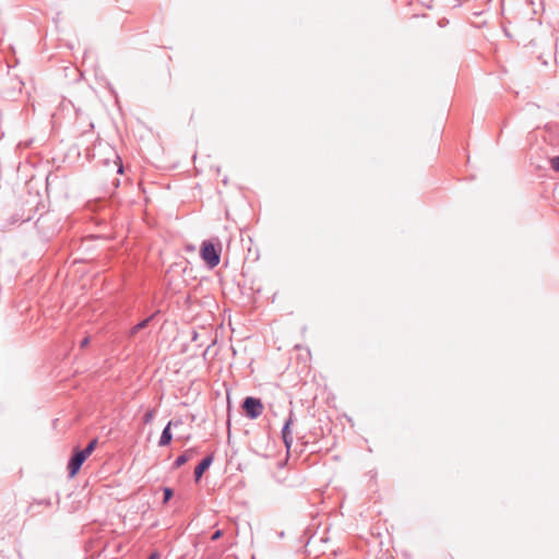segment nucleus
I'll return each mask as SVG.
<instances>
[{"label": "nucleus", "instance_id": "obj_16", "mask_svg": "<svg viewBox=\"0 0 559 559\" xmlns=\"http://www.w3.org/2000/svg\"><path fill=\"white\" fill-rule=\"evenodd\" d=\"M118 173H122V166L119 165Z\"/></svg>", "mask_w": 559, "mask_h": 559}, {"label": "nucleus", "instance_id": "obj_15", "mask_svg": "<svg viewBox=\"0 0 559 559\" xmlns=\"http://www.w3.org/2000/svg\"><path fill=\"white\" fill-rule=\"evenodd\" d=\"M159 555L157 552H152L147 559H158Z\"/></svg>", "mask_w": 559, "mask_h": 559}, {"label": "nucleus", "instance_id": "obj_1", "mask_svg": "<svg viewBox=\"0 0 559 559\" xmlns=\"http://www.w3.org/2000/svg\"><path fill=\"white\" fill-rule=\"evenodd\" d=\"M201 258L203 261L210 266L215 267L218 265L221 258H219V250H217L211 241H204L201 246Z\"/></svg>", "mask_w": 559, "mask_h": 559}, {"label": "nucleus", "instance_id": "obj_4", "mask_svg": "<svg viewBox=\"0 0 559 559\" xmlns=\"http://www.w3.org/2000/svg\"><path fill=\"white\" fill-rule=\"evenodd\" d=\"M293 416H294V413L290 412L289 417L285 421L284 427L282 429L283 442L288 451L293 444V436H292V431H290V425L293 424Z\"/></svg>", "mask_w": 559, "mask_h": 559}, {"label": "nucleus", "instance_id": "obj_11", "mask_svg": "<svg viewBox=\"0 0 559 559\" xmlns=\"http://www.w3.org/2000/svg\"><path fill=\"white\" fill-rule=\"evenodd\" d=\"M550 167L552 170L559 173V156H555L550 159Z\"/></svg>", "mask_w": 559, "mask_h": 559}, {"label": "nucleus", "instance_id": "obj_9", "mask_svg": "<svg viewBox=\"0 0 559 559\" xmlns=\"http://www.w3.org/2000/svg\"><path fill=\"white\" fill-rule=\"evenodd\" d=\"M151 318H146L145 320L141 321L140 323H138L136 325H134L132 329H131V334L134 335L136 334L140 330L144 329L148 322H150Z\"/></svg>", "mask_w": 559, "mask_h": 559}, {"label": "nucleus", "instance_id": "obj_12", "mask_svg": "<svg viewBox=\"0 0 559 559\" xmlns=\"http://www.w3.org/2000/svg\"><path fill=\"white\" fill-rule=\"evenodd\" d=\"M163 491H164V502L166 503V502H168V501L170 500V498L173 497V490H171L170 488H168V487H165V488L163 489Z\"/></svg>", "mask_w": 559, "mask_h": 559}, {"label": "nucleus", "instance_id": "obj_14", "mask_svg": "<svg viewBox=\"0 0 559 559\" xmlns=\"http://www.w3.org/2000/svg\"><path fill=\"white\" fill-rule=\"evenodd\" d=\"M88 343H90V338H88V337H84V338L81 341V344H80L81 348L86 347V346L88 345Z\"/></svg>", "mask_w": 559, "mask_h": 559}, {"label": "nucleus", "instance_id": "obj_6", "mask_svg": "<svg viewBox=\"0 0 559 559\" xmlns=\"http://www.w3.org/2000/svg\"><path fill=\"white\" fill-rule=\"evenodd\" d=\"M213 462V456L212 455H209V456H205L195 467L194 469V478L195 480L198 481L203 473L211 466Z\"/></svg>", "mask_w": 559, "mask_h": 559}, {"label": "nucleus", "instance_id": "obj_2", "mask_svg": "<svg viewBox=\"0 0 559 559\" xmlns=\"http://www.w3.org/2000/svg\"><path fill=\"white\" fill-rule=\"evenodd\" d=\"M242 407L245 409L247 417L251 419L258 418L263 412V404L261 400L252 396H248L245 399Z\"/></svg>", "mask_w": 559, "mask_h": 559}, {"label": "nucleus", "instance_id": "obj_5", "mask_svg": "<svg viewBox=\"0 0 559 559\" xmlns=\"http://www.w3.org/2000/svg\"><path fill=\"white\" fill-rule=\"evenodd\" d=\"M180 424V421H173L170 420L167 426L164 428L163 432H162V436L159 438V441H158V445L159 447H166L168 445L170 442H171V439H173V435H171V431H170V428L174 426H178Z\"/></svg>", "mask_w": 559, "mask_h": 559}, {"label": "nucleus", "instance_id": "obj_10", "mask_svg": "<svg viewBox=\"0 0 559 559\" xmlns=\"http://www.w3.org/2000/svg\"><path fill=\"white\" fill-rule=\"evenodd\" d=\"M155 415H156V411H155V409H148V411L144 414V416H143V423H144V424H150V423H152V420L154 419Z\"/></svg>", "mask_w": 559, "mask_h": 559}, {"label": "nucleus", "instance_id": "obj_7", "mask_svg": "<svg viewBox=\"0 0 559 559\" xmlns=\"http://www.w3.org/2000/svg\"><path fill=\"white\" fill-rule=\"evenodd\" d=\"M192 457V451H186L185 453H182L181 455H179L175 462H174V467L175 468H178L180 466H182L183 464H186L190 459Z\"/></svg>", "mask_w": 559, "mask_h": 559}, {"label": "nucleus", "instance_id": "obj_3", "mask_svg": "<svg viewBox=\"0 0 559 559\" xmlns=\"http://www.w3.org/2000/svg\"><path fill=\"white\" fill-rule=\"evenodd\" d=\"M87 457L80 451H75L68 463V471L71 477H74L80 471L82 464Z\"/></svg>", "mask_w": 559, "mask_h": 559}, {"label": "nucleus", "instance_id": "obj_13", "mask_svg": "<svg viewBox=\"0 0 559 559\" xmlns=\"http://www.w3.org/2000/svg\"><path fill=\"white\" fill-rule=\"evenodd\" d=\"M223 535V531L221 530H217L216 532H214V534L212 535L211 539L212 540H217L218 538H221Z\"/></svg>", "mask_w": 559, "mask_h": 559}, {"label": "nucleus", "instance_id": "obj_8", "mask_svg": "<svg viewBox=\"0 0 559 559\" xmlns=\"http://www.w3.org/2000/svg\"><path fill=\"white\" fill-rule=\"evenodd\" d=\"M97 445V439H93L88 442L85 449L80 450L86 457H88Z\"/></svg>", "mask_w": 559, "mask_h": 559}]
</instances>
